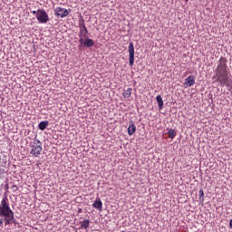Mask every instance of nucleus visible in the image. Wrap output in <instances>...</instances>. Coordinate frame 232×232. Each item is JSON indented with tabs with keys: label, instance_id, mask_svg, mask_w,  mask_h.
<instances>
[{
	"label": "nucleus",
	"instance_id": "f257e3e1",
	"mask_svg": "<svg viewBox=\"0 0 232 232\" xmlns=\"http://www.w3.org/2000/svg\"><path fill=\"white\" fill-rule=\"evenodd\" d=\"M0 227H3L4 222L5 226L15 224V216L14 210L10 208V200H8V195L6 194L0 202Z\"/></svg>",
	"mask_w": 232,
	"mask_h": 232
},
{
	"label": "nucleus",
	"instance_id": "f03ea898",
	"mask_svg": "<svg viewBox=\"0 0 232 232\" xmlns=\"http://www.w3.org/2000/svg\"><path fill=\"white\" fill-rule=\"evenodd\" d=\"M31 155L33 157H39L43 153V142L35 137L32 142H30Z\"/></svg>",
	"mask_w": 232,
	"mask_h": 232
},
{
	"label": "nucleus",
	"instance_id": "7ed1b4c3",
	"mask_svg": "<svg viewBox=\"0 0 232 232\" xmlns=\"http://www.w3.org/2000/svg\"><path fill=\"white\" fill-rule=\"evenodd\" d=\"M215 73H227V60L226 58L219 59Z\"/></svg>",
	"mask_w": 232,
	"mask_h": 232
},
{
	"label": "nucleus",
	"instance_id": "20e7f679",
	"mask_svg": "<svg viewBox=\"0 0 232 232\" xmlns=\"http://www.w3.org/2000/svg\"><path fill=\"white\" fill-rule=\"evenodd\" d=\"M215 77H217V81L221 86H226V84L229 82V75L227 72H216V76H214L213 79H215Z\"/></svg>",
	"mask_w": 232,
	"mask_h": 232
},
{
	"label": "nucleus",
	"instance_id": "39448f33",
	"mask_svg": "<svg viewBox=\"0 0 232 232\" xmlns=\"http://www.w3.org/2000/svg\"><path fill=\"white\" fill-rule=\"evenodd\" d=\"M36 19L42 24H45V23L47 21H50V18L48 17V14H46V11H44L43 9H38L37 10Z\"/></svg>",
	"mask_w": 232,
	"mask_h": 232
},
{
	"label": "nucleus",
	"instance_id": "423d86ee",
	"mask_svg": "<svg viewBox=\"0 0 232 232\" xmlns=\"http://www.w3.org/2000/svg\"><path fill=\"white\" fill-rule=\"evenodd\" d=\"M70 9L68 10L63 7H56L54 9V15H56V17H61L62 19H64V17H68V15H70Z\"/></svg>",
	"mask_w": 232,
	"mask_h": 232
},
{
	"label": "nucleus",
	"instance_id": "0eeeda50",
	"mask_svg": "<svg viewBox=\"0 0 232 232\" xmlns=\"http://www.w3.org/2000/svg\"><path fill=\"white\" fill-rule=\"evenodd\" d=\"M129 64L130 66H133V63H135V46L133 45V43L129 44Z\"/></svg>",
	"mask_w": 232,
	"mask_h": 232
},
{
	"label": "nucleus",
	"instance_id": "6e6552de",
	"mask_svg": "<svg viewBox=\"0 0 232 232\" xmlns=\"http://www.w3.org/2000/svg\"><path fill=\"white\" fill-rule=\"evenodd\" d=\"M79 43L81 44H83V46H86L87 48H92V46H93V40H92L91 38H87L85 40L80 38Z\"/></svg>",
	"mask_w": 232,
	"mask_h": 232
},
{
	"label": "nucleus",
	"instance_id": "1a4fd4ad",
	"mask_svg": "<svg viewBox=\"0 0 232 232\" xmlns=\"http://www.w3.org/2000/svg\"><path fill=\"white\" fill-rule=\"evenodd\" d=\"M79 29H80V34H79L80 39H82V37H88V28L86 27V25L79 26Z\"/></svg>",
	"mask_w": 232,
	"mask_h": 232
},
{
	"label": "nucleus",
	"instance_id": "9d476101",
	"mask_svg": "<svg viewBox=\"0 0 232 232\" xmlns=\"http://www.w3.org/2000/svg\"><path fill=\"white\" fill-rule=\"evenodd\" d=\"M92 207L95 209H99L100 211H102V201H101V198H98L92 204Z\"/></svg>",
	"mask_w": 232,
	"mask_h": 232
},
{
	"label": "nucleus",
	"instance_id": "9b49d317",
	"mask_svg": "<svg viewBox=\"0 0 232 232\" xmlns=\"http://www.w3.org/2000/svg\"><path fill=\"white\" fill-rule=\"evenodd\" d=\"M185 84L188 87L193 86V84H195V76L190 75V76L187 77L185 80Z\"/></svg>",
	"mask_w": 232,
	"mask_h": 232
},
{
	"label": "nucleus",
	"instance_id": "f8f14e48",
	"mask_svg": "<svg viewBox=\"0 0 232 232\" xmlns=\"http://www.w3.org/2000/svg\"><path fill=\"white\" fill-rule=\"evenodd\" d=\"M133 92V89L131 88H127L123 91L122 95L125 99H130L131 97V92Z\"/></svg>",
	"mask_w": 232,
	"mask_h": 232
},
{
	"label": "nucleus",
	"instance_id": "ddd939ff",
	"mask_svg": "<svg viewBox=\"0 0 232 232\" xmlns=\"http://www.w3.org/2000/svg\"><path fill=\"white\" fill-rule=\"evenodd\" d=\"M156 101L159 104V110H162L164 108V101L162 100V96L158 95L156 97Z\"/></svg>",
	"mask_w": 232,
	"mask_h": 232
},
{
	"label": "nucleus",
	"instance_id": "4468645a",
	"mask_svg": "<svg viewBox=\"0 0 232 232\" xmlns=\"http://www.w3.org/2000/svg\"><path fill=\"white\" fill-rule=\"evenodd\" d=\"M47 126H48V121H41V122L38 124V128H39V130H41L42 131H44V130H46Z\"/></svg>",
	"mask_w": 232,
	"mask_h": 232
},
{
	"label": "nucleus",
	"instance_id": "2eb2a0df",
	"mask_svg": "<svg viewBox=\"0 0 232 232\" xmlns=\"http://www.w3.org/2000/svg\"><path fill=\"white\" fill-rule=\"evenodd\" d=\"M137 130V127L135 126V124L131 123L129 128H128V133L129 135H133V133H135V131Z\"/></svg>",
	"mask_w": 232,
	"mask_h": 232
},
{
	"label": "nucleus",
	"instance_id": "dca6fc26",
	"mask_svg": "<svg viewBox=\"0 0 232 232\" xmlns=\"http://www.w3.org/2000/svg\"><path fill=\"white\" fill-rule=\"evenodd\" d=\"M81 227L83 228V229H88V227H90V220L88 219H85L82 222L81 224Z\"/></svg>",
	"mask_w": 232,
	"mask_h": 232
},
{
	"label": "nucleus",
	"instance_id": "f3484780",
	"mask_svg": "<svg viewBox=\"0 0 232 232\" xmlns=\"http://www.w3.org/2000/svg\"><path fill=\"white\" fill-rule=\"evenodd\" d=\"M168 135L169 137V139H173L174 137H177V131H175V130L170 129L168 131Z\"/></svg>",
	"mask_w": 232,
	"mask_h": 232
},
{
	"label": "nucleus",
	"instance_id": "a211bd4d",
	"mask_svg": "<svg viewBox=\"0 0 232 232\" xmlns=\"http://www.w3.org/2000/svg\"><path fill=\"white\" fill-rule=\"evenodd\" d=\"M199 199L204 200V190L203 189L199 190Z\"/></svg>",
	"mask_w": 232,
	"mask_h": 232
},
{
	"label": "nucleus",
	"instance_id": "6ab92c4d",
	"mask_svg": "<svg viewBox=\"0 0 232 232\" xmlns=\"http://www.w3.org/2000/svg\"><path fill=\"white\" fill-rule=\"evenodd\" d=\"M79 26H86V24H84V19H81L79 21Z\"/></svg>",
	"mask_w": 232,
	"mask_h": 232
},
{
	"label": "nucleus",
	"instance_id": "aec40b11",
	"mask_svg": "<svg viewBox=\"0 0 232 232\" xmlns=\"http://www.w3.org/2000/svg\"><path fill=\"white\" fill-rule=\"evenodd\" d=\"M12 189H13V191H18L19 190V187H17V185H13L12 186Z\"/></svg>",
	"mask_w": 232,
	"mask_h": 232
},
{
	"label": "nucleus",
	"instance_id": "412c9836",
	"mask_svg": "<svg viewBox=\"0 0 232 232\" xmlns=\"http://www.w3.org/2000/svg\"><path fill=\"white\" fill-rule=\"evenodd\" d=\"M8 184H5V193H7L8 192Z\"/></svg>",
	"mask_w": 232,
	"mask_h": 232
},
{
	"label": "nucleus",
	"instance_id": "4be33fe9",
	"mask_svg": "<svg viewBox=\"0 0 232 232\" xmlns=\"http://www.w3.org/2000/svg\"><path fill=\"white\" fill-rule=\"evenodd\" d=\"M32 14H34V15H37V11H33Z\"/></svg>",
	"mask_w": 232,
	"mask_h": 232
},
{
	"label": "nucleus",
	"instance_id": "5701e85b",
	"mask_svg": "<svg viewBox=\"0 0 232 232\" xmlns=\"http://www.w3.org/2000/svg\"><path fill=\"white\" fill-rule=\"evenodd\" d=\"M186 1V3H188V1H189V0H185Z\"/></svg>",
	"mask_w": 232,
	"mask_h": 232
}]
</instances>
